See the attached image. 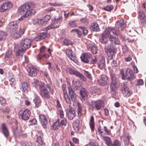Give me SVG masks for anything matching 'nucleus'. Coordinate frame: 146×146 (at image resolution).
<instances>
[{"label":"nucleus","instance_id":"1","mask_svg":"<svg viewBox=\"0 0 146 146\" xmlns=\"http://www.w3.org/2000/svg\"><path fill=\"white\" fill-rule=\"evenodd\" d=\"M35 4L33 2H28L20 6L18 9V12L21 15H23L22 17L29 18L32 15H34L35 12L34 9Z\"/></svg>","mask_w":146,"mask_h":146},{"label":"nucleus","instance_id":"2","mask_svg":"<svg viewBox=\"0 0 146 146\" xmlns=\"http://www.w3.org/2000/svg\"><path fill=\"white\" fill-rule=\"evenodd\" d=\"M39 88L40 90V94L41 97L47 99L50 98V93L52 95L53 94V91L50 86L48 84L45 85L42 82H40L39 84Z\"/></svg>","mask_w":146,"mask_h":146},{"label":"nucleus","instance_id":"3","mask_svg":"<svg viewBox=\"0 0 146 146\" xmlns=\"http://www.w3.org/2000/svg\"><path fill=\"white\" fill-rule=\"evenodd\" d=\"M32 43V41L30 39L24 38L22 39L20 41L18 50L16 47L14 48V51H16L17 55H19L20 52H24L27 49L29 48Z\"/></svg>","mask_w":146,"mask_h":146},{"label":"nucleus","instance_id":"4","mask_svg":"<svg viewBox=\"0 0 146 146\" xmlns=\"http://www.w3.org/2000/svg\"><path fill=\"white\" fill-rule=\"evenodd\" d=\"M62 20V16H60L57 17H55L53 19L52 18L51 19L52 23L50 25L45 28L46 30L48 31L50 29L57 28L59 27L60 23Z\"/></svg>","mask_w":146,"mask_h":146},{"label":"nucleus","instance_id":"5","mask_svg":"<svg viewBox=\"0 0 146 146\" xmlns=\"http://www.w3.org/2000/svg\"><path fill=\"white\" fill-rule=\"evenodd\" d=\"M104 102L102 100L92 101L90 104V107L93 110H100L104 106Z\"/></svg>","mask_w":146,"mask_h":146},{"label":"nucleus","instance_id":"6","mask_svg":"<svg viewBox=\"0 0 146 146\" xmlns=\"http://www.w3.org/2000/svg\"><path fill=\"white\" fill-rule=\"evenodd\" d=\"M31 112L28 109H25L24 111H20L19 113V118L24 121H26L29 119L30 116Z\"/></svg>","mask_w":146,"mask_h":146},{"label":"nucleus","instance_id":"7","mask_svg":"<svg viewBox=\"0 0 146 146\" xmlns=\"http://www.w3.org/2000/svg\"><path fill=\"white\" fill-rule=\"evenodd\" d=\"M110 27L106 29V30L101 35V37L100 39V41L103 44H106L107 42V37H110L111 35V33L110 31Z\"/></svg>","mask_w":146,"mask_h":146},{"label":"nucleus","instance_id":"8","mask_svg":"<svg viewBox=\"0 0 146 146\" xmlns=\"http://www.w3.org/2000/svg\"><path fill=\"white\" fill-rule=\"evenodd\" d=\"M121 91L123 96L128 97L132 94V92L127 87V85L125 83H123L122 85Z\"/></svg>","mask_w":146,"mask_h":146},{"label":"nucleus","instance_id":"9","mask_svg":"<svg viewBox=\"0 0 146 146\" xmlns=\"http://www.w3.org/2000/svg\"><path fill=\"white\" fill-rule=\"evenodd\" d=\"M68 96L70 99V101L75 102L77 101V95L75 92L72 89V87L69 86L68 87Z\"/></svg>","mask_w":146,"mask_h":146},{"label":"nucleus","instance_id":"10","mask_svg":"<svg viewBox=\"0 0 146 146\" xmlns=\"http://www.w3.org/2000/svg\"><path fill=\"white\" fill-rule=\"evenodd\" d=\"M24 33V30L22 28H19L11 33V36L14 38L20 37Z\"/></svg>","mask_w":146,"mask_h":146},{"label":"nucleus","instance_id":"11","mask_svg":"<svg viewBox=\"0 0 146 146\" xmlns=\"http://www.w3.org/2000/svg\"><path fill=\"white\" fill-rule=\"evenodd\" d=\"M19 28L17 22L15 21L11 22L7 27V29L10 31L11 33Z\"/></svg>","mask_w":146,"mask_h":146},{"label":"nucleus","instance_id":"12","mask_svg":"<svg viewBox=\"0 0 146 146\" xmlns=\"http://www.w3.org/2000/svg\"><path fill=\"white\" fill-rule=\"evenodd\" d=\"M13 6L11 3L7 1L4 3L0 6V12H5L7 10L9 9Z\"/></svg>","mask_w":146,"mask_h":146},{"label":"nucleus","instance_id":"13","mask_svg":"<svg viewBox=\"0 0 146 146\" xmlns=\"http://www.w3.org/2000/svg\"><path fill=\"white\" fill-rule=\"evenodd\" d=\"M66 87V85L65 84H63L62 86V90L63 93V98L67 103L71 104V102L70 101L69 96H68Z\"/></svg>","mask_w":146,"mask_h":146},{"label":"nucleus","instance_id":"14","mask_svg":"<svg viewBox=\"0 0 146 146\" xmlns=\"http://www.w3.org/2000/svg\"><path fill=\"white\" fill-rule=\"evenodd\" d=\"M99 83L102 86L107 84L108 82V77L105 74H102L100 76L99 79L97 80Z\"/></svg>","mask_w":146,"mask_h":146},{"label":"nucleus","instance_id":"15","mask_svg":"<svg viewBox=\"0 0 146 146\" xmlns=\"http://www.w3.org/2000/svg\"><path fill=\"white\" fill-rule=\"evenodd\" d=\"M39 120L40 122L43 127L44 128H46L48 123L47 116L43 114H40L39 115Z\"/></svg>","mask_w":146,"mask_h":146},{"label":"nucleus","instance_id":"16","mask_svg":"<svg viewBox=\"0 0 146 146\" xmlns=\"http://www.w3.org/2000/svg\"><path fill=\"white\" fill-rule=\"evenodd\" d=\"M66 54L68 58L71 60L75 63L77 62L76 57L73 54L72 50L70 49H67L66 50Z\"/></svg>","mask_w":146,"mask_h":146},{"label":"nucleus","instance_id":"17","mask_svg":"<svg viewBox=\"0 0 146 146\" xmlns=\"http://www.w3.org/2000/svg\"><path fill=\"white\" fill-rule=\"evenodd\" d=\"M138 18L140 22L143 25L146 24V16L144 12L140 10L138 13Z\"/></svg>","mask_w":146,"mask_h":146},{"label":"nucleus","instance_id":"18","mask_svg":"<svg viewBox=\"0 0 146 146\" xmlns=\"http://www.w3.org/2000/svg\"><path fill=\"white\" fill-rule=\"evenodd\" d=\"M92 57V55L88 52L84 53L80 57L81 60L84 62L88 63L89 60Z\"/></svg>","mask_w":146,"mask_h":146},{"label":"nucleus","instance_id":"19","mask_svg":"<svg viewBox=\"0 0 146 146\" xmlns=\"http://www.w3.org/2000/svg\"><path fill=\"white\" fill-rule=\"evenodd\" d=\"M20 89L23 92L25 91H29L31 90L29 85L26 82H22L19 85Z\"/></svg>","mask_w":146,"mask_h":146},{"label":"nucleus","instance_id":"20","mask_svg":"<svg viewBox=\"0 0 146 146\" xmlns=\"http://www.w3.org/2000/svg\"><path fill=\"white\" fill-rule=\"evenodd\" d=\"M125 78L127 79L130 81L135 78L132 70L129 69H127V70L125 75Z\"/></svg>","mask_w":146,"mask_h":146},{"label":"nucleus","instance_id":"21","mask_svg":"<svg viewBox=\"0 0 146 146\" xmlns=\"http://www.w3.org/2000/svg\"><path fill=\"white\" fill-rule=\"evenodd\" d=\"M8 78L10 84L12 87H14L17 83V80L15 79L12 73H9Z\"/></svg>","mask_w":146,"mask_h":146},{"label":"nucleus","instance_id":"22","mask_svg":"<svg viewBox=\"0 0 146 146\" xmlns=\"http://www.w3.org/2000/svg\"><path fill=\"white\" fill-rule=\"evenodd\" d=\"M66 70L67 72L70 74L74 75L79 78L80 76H81V73H80L79 71L72 69L70 68H67Z\"/></svg>","mask_w":146,"mask_h":146},{"label":"nucleus","instance_id":"23","mask_svg":"<svg viewBox=\"0 0 146 146\" xmlns=\"http://www.w3.org/2000/svg\"><path fill=\"white\" fill-rule=\"evenodd\" d=\"M2 132L4 136L7 138L9 136V130L7 127L6 125L2 124L1 125Z\"/></svg>","mask_w":146,"mask_h":146},{"label":"nucleus","instance_id":"24","mask_svg":"<svg viewBox=\"0 0 146 146\" xmlns=\"http://www.w3.org/2000/svg\"><path fill=\"white\" fill-rule=\"evenodd\" d=\"M108 46L105 45V50L107 53V54L109 58L110 59L112 58V56L114 55V52L112 50L110 49V48L108 47Z\"/></svg>","mask_w":146,"mask_h":146},{"label":"nucleus","instance_id":"25","mask_svg":"<svg viewBox=\"0 0 146 146\" xmlns=\"http://www.w3.org/2000/svg\"><path fill=\"white\" fill-rule=\"evenodd\" d=\"M76 115V113L75 110L66 111V115L68 119L70 120L73 119Z\"/></svg>","mask_w":146,"mask_h":146},{"label":"nucleus","instance_id":"26","mask_svg":"<svg viewBox=\"0 0 146 146\" xmlns=\"http://www.w3.org/2000/svg\"><path fill=\"white\" fill-rule=\"evenodd\" d=\"M73 128L75 131L77 132H78L80 127V121L79 119H76L74 122L73 124Z\"/></svg>","mask_w":146,"mask_h":146},{"label":"nucleus","instance_id":"27","mask_svg":"<svg viewBox=\"0 0 146 146\" xmlns=\"http://www.w3.org/2000/svg\"><path fill=\"white\" fill-rule=\"evenodd\" d=\"M28 72H29V76L34 77L36 75L38 70L36 68H32L29 69V70H28Z\"/></svg>","mask_w":146,"mask_h":146},{"label":"nucleus","instance_id":"28","mask_svg":"<svg viewBox=\"0 0 146 146\" xmlns=\"http://www.w3.org/2000/svg\"><path fill=\"white\" fill-rule=\"evenodd\" d=\"M89 124L92 132H93L95 129V123L94 118V116H93L91 117L89 122Z\"/></svg>","mask_w":146,"mask_h":146},{"label":"nucleus","instance_id":"29","mask_svg":"<svg viewBox=\"0 0 146 146\" xmlns=\"http://www.w3.org/2000/svg\"><path fill=\"white\" fill-rule=\"evenodd\" d=\"M117 26L119 30L122 31L126 26L125 22L123 19H121L119 21V25Z\"/></svg>","mask_w":146,"mask_h":146},{"label":"nucleus","instance_id":"30","mask_svg":"<svg viewBox=\"0 0 146 146\" xmlns=\"http://www.w3.org/2000/svg\"><path fill=\"white\" fill-rule=\"evenodd\" d=\"M131 137L128 135H126L123 136V141L125 146H127L130 143V139Z\"/></svg>","mask_w":146,"mask_h":146},{"label":"nucleus","instance_id":"31","mask_svg":"<svg viewBox=\"0 0 146 146\" xmlns=\"http://www.w3.org/2000/svg\"><path fill=\"white\" fill-rule=\"evenodd\" d=\"M110 28L109 30H110L111 33H112L113 35H118L119 34L120 31H121L119 30L117 26H116L115 28H113L111 27H110Z\"/></svg>","mask_w":146,"mask_h":146},{"label":"nucleus","instance_id":"32","mask_svg":"<svg viewBox=\"0 0 146 146\" xmlns=\"http://www.w3.org/2000/svg\"><path fill=\"white\" fill-rule=\"evenodd\" d=\"M110 76L111 81V82L117 83V76L113 72H110Z\"/></svg>","mask_w":146,"mask_h":146},{"label":"nucleus","instance_id":"33","mask_svg":"<svg viewBox=\"0 0 146 146\" xmlns=\"http://www.w3.org/2000/svg\"><path fill=\"white\" fill-rule=\"evenodd\" d=\"M80 95L84 100L86 99L87 97V92L84 88H82L80 90Z\"/></svg>","mask_w":146,"mask_h":146},{"label":"nucleus","instance_id":"34","mask_svg":"<svg viewBox=\"0 0 146 146\" xmlns=\"http://www.w3.org/2000/svg\"><path fill=\"white\" fill-rule=\"evenodd\" d=\"M60 126V120L58 119L51 126V128L53 130H57Z\"/></svg>","mask_w":146,"mask_h":146},{"label":"nucleus","instance_id":"35","mask_svg":"<svg viewBox=\"0 0 146 146\" xmlns=\"http://www.w3.org/2000/svg\"><path fill=\"white\" fill-rule=\"evenodd\" d=\"M127 32L128 35L132 37L135 36L137 34V32L133 29L127 30Z\"/></svg>","mask_w":146,"mask_h":146},{"label":"nucleus","instance_id":"36","mask_svg":"<svg viewBox=\"0 0 146 146\" xmlns=\"http://www.w3.org/2000/svg\"><path fill=\"white\" fill-rule=\"evenodd\" d=\"M102 137L108 146H112V143L110 137L104 136H103Z\"/></svg>","mask_w":146,"mask_h":146},{"label":"nucleus","instance_id":"37","mask_svg":"<svg viewBox=\"0 0 146 146\" xmlns=\"http://www.w3.org/2000/svg\"><path fill=\"white\" fill-rule=\"evenodd\" d=\"M117 83L111 82L110 84V91L113 94H115L116 90V85Z\"/></svg>","mask_w":146,"mask_h":146},{"label":"nucleus","instance_id":"38","mask_svg":"<svg viewBox=\"0 0 146 146\" xmlns=\"http://www.w3.org/2000/svg\"><path fill=\"white\" fill-rule=\"evenodd\" d=\"M77 113L79 117H81L82 115V104L80 103H77Z\"/></svg>","mask_w":146,"mask_h":146},{"label":"nucleus","instance_id":"39","mask_svg":"<svg viewBox=\"0 0 146 146\" xmlns=\"http://www.w3.org/2000/svg\"><path fill=\"white\" fill-rule=\"evenodd\" d=\"M90 28L92 31H99V27L98 25L96 23H93L90 26Z\"/></svg>","mask_w":146,"mask_h":146},{"label":"nucleus","instance_id":"40","mask_svg":"<svg viewBox=\"0 0 146 146\" xmlns=\"http://www.w3.org/2000/svg\"><path fill=\"white\" fill-rule=\"evenodd\" d=\"M110 40L112 43L114 42L116 44L119 45L120 44V42L119 40L115 37H113V36H110Z\"/></svg>","mask_w":146,"mask_h":146},{"label":"nucleus","instance_id":"41","mask_svg":"<svg viewBox=\"0 0 146 146\" xmlns=\"http://www.w3.org/2000/svg\"><path fill=\"white\" fill-rule=\"evenodd\" d=\"M89 50H91V52L94 54H96L97 53L98 49L95 46L93 45H91L89 47H88Z\"/></svg>","mask_w":146,"mask_h":146},{"label":"nucleus","instance_id":"42","mask_svg":"<svg viewBox=\"0 0 146 146\" xmlns=\"http://www.w3.org/2000/svg\"><path fill=\"white\" fill-rule=\"evenodd\" d=\"M105 65V60L102 59L100 60L98 64V66L99 68L102 69Z\"/></svg>","mask_w":146,"mask_h":146},{"label":"nucleus","instance_id":"43","mask_svg":"<svg viewBox=\"0 0 146 146\" xmlns=\"http://www.w3.org/2000/svg\"><path fill=\"white\" fill-rule=\"evenodd\" d=\"M36 106L38 107L41 105V101L40 98H35L33 100Z\"/></svg>","mask_w":146,"mask_h":146},{"label":"nucleus","instance_id":"44","mask_svg":"<svg viewBox=\"0 0 146 146\" xmlns=\"http://www.w3.org/2000/svg\"><path fill=\"white\" fill-rule=\"evenodd\" d=\"M114 7L113 5H108L104 8V9L106 11L110 12L113 10Z\"/></svg>","mask_w":146,"mask_h":146},{"label":"nucleus","instance_id":"45","mask_svg":"<svg viewBox=\"0 0 146 146\" xmlns=\"http://www.w3.org/2000/svg\"><path fill=\"white\" fill-rule=\"evenodd\" d=\"M69 26L72 27H76L77 25L76 20L70 21L69 23Z\"/></svg>","mask_w":146,"mask_h":146},{"label":"nucleus","instance_id":"46","mask_svg":"<svg viewBox=\"0 0 146 146\" xmlns=\"http://www.w3.org/2000/svg\"><path fill=\"white\" fill-rule=\"evenodd\" d=\"M36 141L38 143L41 145H43L44 144V143L43 141V137H42L41 136H39L37 137Z\"/></svg>","mask_w":146,"mask_h":146},{"label":"nucleus","instance_id":"47","mask_svg":"<svg viewBox=\"0 0 146 146\" xmlns=\"http://www.w3.org/2000/svg\"><path fill=\"white\" fill-rule=\"evenodd\" d=\"M38 37H40V38L41 40L44 39L46 36V33L44 32L40 33L38 34Z\"/></svg>","mask_w":146,"mask_h":146},{"label":"nucleus","instance_id":"48","mask_svg":"<svg viewBox=\"0 0 146 146\" xmlns=\"http://www.w3.org/2000/svg\"><path fill=\"white\" fill-rule=\"evenodd\" d=\"M6 100L2 96H0V103L3 106H5L6 104Z\"/></svg>","mask_w":146,"mask_h":146},{"label":"nucleus","instance_id":"49","mask_svg":"<svg viewBox=\"0 0 146 146\" xmlns=\"http://www.w3.org/2000/svg\"><path fill=\"white\" fill-rule=\"evenodd\" d=\"M0 110L3 113H9L10 112V110L8 107H6L5 108H1Z\"/></svg>","mask_w":146,"mask_h":146},{"label":"nucleus","instance_id":"50","mask_svg":"<svg viewBox=\"0 0 146 146\" xmlns=\"http://www.w3.org/2000/svg\"><path fill=\"white\" fill-rule=\"evenodd\" d=\"M121 143L120 142L117 140H115L112 144L111 146H121Z\"/></svg>","mask_w":146,"mask_h":146},{"label":"nucleus","instance_id":"51","mask_svg":"<svg viewBox=\"0 0 146 146\" xmlns=\"http://www.w3.org/2000/svg\"><path fill=\"white\" fill-rule=\"evenodd\" d=\"M51 17L49 15H46L44 17V21L45 24H46L50 19Z\"/></svg>","mask_w":146,"mask_h":146},{"label":"nucleus","instance_id":"52","mask_svg":"<svg viewBox=\"0 0 146 146\" xmlns=\"http://www.w3.org/2000/svg\"><path fill=\"white\" fill-rule=\"evenodd\" d=\"M91 88L93 93H96L100 91L99 89L95 86H92Z\"/></svg>","mask_w":146,"mask_h":146},{"label":"nucleus","instance_id":"53","mask_svg":"<svg viewBox=\"0 0 146 146\" xmlns=\"http://www.w3.org/2000/svg\"><path fill=\"white\" fill-rule=\"evenodd\" d=\"M103 129L106 135H110L111 134L110 131L106 127L104 126Z\"/></svg>","mask_w":146,"mask_h":146},{"label":"nucleus","instance_id":"54","mask_svg":"<svg viewBox=\"0 0 146 146\" xmlns=\"http://www.w3.org/2000/svg\"><path fill=\"white\" fill-rule=\"evenodd\" d=\"M136 86L142 85L143 84V80L141 79H138L136 80Z\"/></svg>","mask_w":146,"mask_h":146},{"label":"nucleus","instance_id":"55","mask_svg":"<svg viewBox=\"0 0 146 146\" xmlns=\"http://www.w3.org/2000/svg\"><path fill=\"white\" fill-rule=\"evenodd\" d=\"M67 121L66 119L65 118H64L60 122V124L62 126H66L67 125Z\"/></svg>","mask_w":146,"mask_h":146},{"label":"nucleus","instance_id":"56","mask_svg":"<svg viewBox=\"0 0 146 146\" xmlns=\"http://www.w3.org/2000/svg\"><path fill=\"white\" fill-rule=\"evenodd\" d=\"M90 146H99L98 143L95 140L91 141L89 143Z\"/></svg>","mask_w":146,"mask_h":146},{"label":"nucleus","instance_id":"57","mask_svg":"<svg viewBox=\"0 0 146 146\" xmlns=\"http://www.w3.org/2000/svg\"><path fill=\"white\" fill-rule=\"evenodd\" d=\"M122 48L124 53H126L128 51V47L126 45H123L122 47Z\"/></svg>","mask_w":146,"mask_h":146},{"label":"nucleus","instance_id":"58","mask_svg":"<svg viewBox=\"0 0 146 146\" xmlns=\"http://www.w3.org/2000/svg\"><path fill=\"white\" fill-rule=\"evenodd\" d=\"M84 74L88 78L90 79H92V77L91 75L89 72L85 71L84 72Z\"/></svg>","mask_w":146,"mask_h":146},{"label":"nucleus","instance_id":"59","mask_svg":"<svg viewBox=\"0 0 146 146\" xmlns=\"http://www.w3.org/2000/svg\"><path fill=\"white\" fill-rule=\"evenodd\" d=\"M46 49V48L45 46H42L40 49V52L43 54H45V52Z\"/></svg>","mask_w":146,"mask_h":146},{"label":"nucleus","instance_id":"60","mask_svg":"<svg viewBox=\"0 0 146 146\" xmlns=\"http://www.w3.org/2000/svg\"><path fill=\"white\" fill-rule=\"evenodd\" d=\"M63 42L66 45H70L72 43V42L68 39H64Z\"/></svg>","mask_w":146,"mask_h":146},{"label":"nucleus","instance_id":"61","mask_svg":"<svg viewBox=\"0 0 146 146\" xmlns=\"http://www.w3.org/2000/svg\"><path fill=\"white\" fill-rule=\"evenodd\" d=\"M79 28L81 29L84 35H86L87 34L88 30L87 29L82 27H80Z\"/></svg>","mask_w":146,"mask_h":146},{"label":"nucleus","instance_id":"62","mask_svg":"<svg viewBox=\"0 0 146 146\" xmlns=\"http://www.w3.org/2000/svg\"><path fill=\"white\" fill-rule=\"evenodd\" d=\"M29 122L30 123V125H35L37 123V121L35 119L33 118L32 119L30 120Z\"/></svg>","mask_w":146,"mask_h":146},{"label":"nucleus","instance_id":"63","mask_svg":"<svg viewBox=\"0 0 146 146\" xmlns=\"http://www.w3.org/2000/svg\"><path fill=\"white\" fill-rule=\"evenodd\" d=\"M44 21V19H37V23L39 25H42L45 23Z\"/></svg>","mask_w":146,"mask_h":146},{"label":"nucleus","instance_id":"64","mask_svg":"<svg viewBox=\"0 0 146 146\" xmlns=\"http://www.w3.org/2000/svg\"><path fill=\"white\" fill-rule=\"evenodd\" d=\"M80 22L84 24H86L88 23V20L86 18H84L80 19Z\"/></svg>","mask_w":146,"mask_h":146}]
</instances>
